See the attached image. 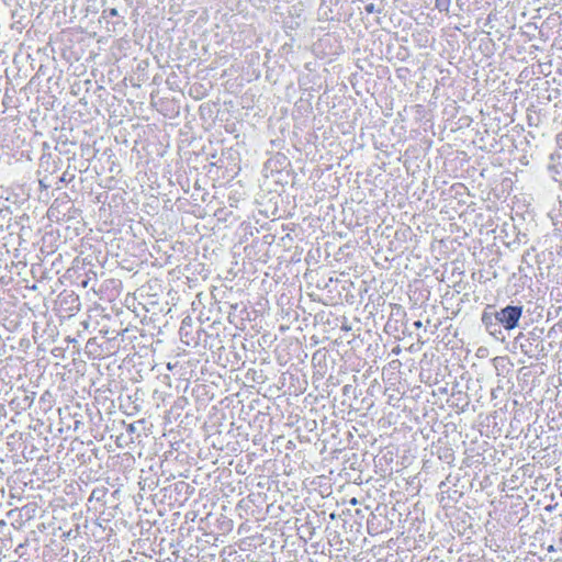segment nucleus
<instances>
[{
  "label": "nucleus",
  "instance_id": "nucleus-1",
  "mask_svg": "<svg viewBox=\"0 0 562 562\" xmlns=\"http://www.w3.org/2000/svg\"><path fill=\"white\" fill-rule=\"evenodd\" d=\"M522 308L520 306H506L496 313V319L505 329H514L518 325Z\"/></svg>",
  "mask_w": 562,
  "mask_h": 562
},
{
  "label": "nucleus",
  "instance_id": "nucleus-2",
  "mask_svg": "<svg viewBox=\"0 0 562 562\" xmlns=\"http://www.w3.org/2000/svg\"><path fill=\"white\" fill-rule=\"evenodd\" d=\"M436 7L440 11H448L450 7V0H436Z\"/></svg>",
  "mask_w": 562,
  "mask_h": 562
},
{
  "label": "nucleus",
  "instance_id": "nucleus-3",
  "mask_svg": "<svg viewBox=\"0 0 562 562\" xmlns=\"http://www.w3.org/2000/svg\"><path fill=\"white\" fill-rule=\"evenodd\" d=\"M366 11L368 13H373L375 11V5L373 3H369L366 5Z\"/></svg>",
  "mask_w": 562,
  "mask_h": 562
},
{
  "label": "nucleus",
  "instance_id": "nucleus-4",
  "mask_svg": "<svg viewBox=\"0 0 562 562\" xmlns=\"http://www.w3.org/2000/svg\"><path fill=\"white\" fill-rule=\"evenodd\" d=\"M415 326H416V327H422V322H420V321H417V322L415 323Z\"/></svg>",
  "mask_w": 562,
  "mask_h": 562
},
{
  "label": "nucleus",
  "instance_id": "nucleus-5",
  "mask_svg": "<svg viewBox=\"0 0 562 562\" xmlns=\"http://www.w3.org/2000/svg\"><path fill=\"white\" fill-rule=\"evenodd\" d=\"M111 14H112V15H115V14H116V10H115V9H113V10L111 11Z\"/></svg>",
  "mask_w": 562,
  "mask_h": 562
},
{
  "label": "nucleus",
  "instance_id": "nucleus-6",
  "mask_svg": "<svg viewBox=\"0 0 562 562\" xmlns=\"http://www.w3.org/2000/svg\"><path fill=\"white\" fill-rule=\"evenodd\" d=\"M351 504H357V499H356V498H353V499L351 501Z\"/></svg>",
  "mask_w": 562,
  "mask_h": 562
}]
</instances>
